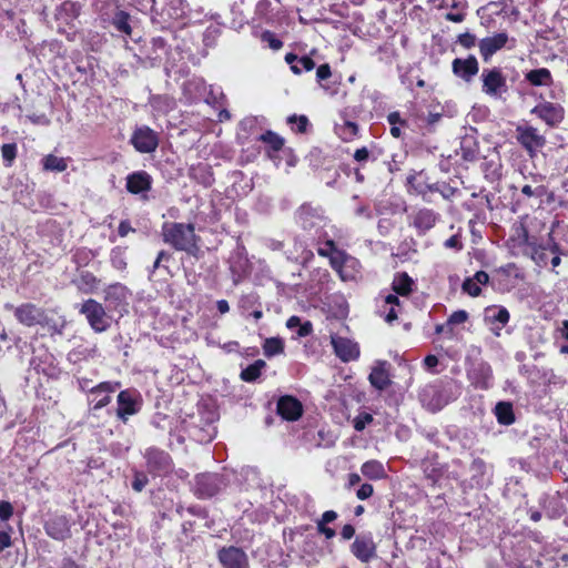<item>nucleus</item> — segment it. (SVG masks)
Instances as JSON below:
<instances>
[{
    "label": "nucleus",
    "mask_w": 568,
    "mask_h": 568,
    "mask_svg": "<svg viewBox=\"0 0 568 568\" xmlns=\"http://www.w3.org/2000/svg\"><path fill=\"white\" fill-rule=\"evenodd\" d=\"M260 39L263 43L267 44L272 50H280L283 42L272 31L265 30L261 33Z\"/></svg>",
    "instance_id": "3c124183"
},
{
    "label": "nucleus",
    "mask_w": 568,
    "mask_h": 568,
    "mask_svg": "<svg viewBox=\"0 0 568 568\" xmlns=\"http://www.w3.org/2000/svg\"><path fill=\"white\" fill-rule=\"evenodd\" d=\"M480 79L483 81L481 90L488 97L501 98L508 91L506 77L500 68L484 69Z\"/></svg>",
    "instance_id": "0eeeda50"
},
{
    "label": "nucleus",
    "mask_w": 568,
    "mask_h": 568,
    "mask_svg": "<svg viewBox=\"0 0 568 568\" xmlns=\"http://www.w3.org/2000/svg\"><path fill=\"white\" fill-rule=\"evenodd\" d=\"M6 307L13 310L14 317L22 325H49V317L45 311L33 303H23L17 307L7 305Z\"/></svg>",
    "instance_id": "423d86ee"
},
{
    "label": "nucleus",
    "mask_w": 568,
    "mask_h": 568,
    "mask_svg": "<svg viewBox=\"0 0 568 568\" xmlns=\"http://www.w3.org/2000/svg\"><path fill=\"white\" fill-rule=\"evenodd\" d=\"M374 493V488L371 484H363L359 486V488L356 491V497L361 500L368 499Z\"/></svg>",
    "instance_id": "774afa93"
},
{
    "label": "nucleus",
    "mask_w": 568,
    "mask_h": 568,
    "mask_svg": "<svg viewBox=\"0 0 568 568\" xmlns=\"http://www.w3.org/2000/svg\"><path fill=\"white\" fill-rule=\"evenodd\" d=\"M143 456L149 474L163 476L171 473L173 463L171 456L165 450L158 447H149L145 449Z\"/></svg>",
    "instance_id": "6e6552de"
},
{
    "label": "nucleus",
    "mask_w": 568,
    "mask_h": 568,
    "mask_svg": "<svg viewBox=\"0 0 568 568\" xmlns=\"http://www.w3.org/2000/svg\"><path fill=\"white\" fill-rule=\"evenodd\" d=\"M125 189L129 193L139 195L141 200H149V191L152 187V176L146 171H135L126 176Z\"/></svg>",
    "instance_id": "f3484780"
},
{
    "label": "nucleus",
    "mask_w": 568,
    "mask_h": 568,
    "mask_svg": "<svg viewBox=\"0 0 568 568\" xmlns=\"http://www.w3.org/2000/svg\"><path fill=\"white\" fill-rule=\"evenodd\" d=\"M378 313L387 323H393L398 316L396 306H387L386 308L382 306V308L378 310Z\"/></svg>",
    "instance_id": "69168bd1"
},
{
    "label": "nucleus",
    "mask_w": 568,
    "mask_h": 568,
    "mask_svg": "<svg viewBox=\"0 0 568 568\" xmlns=\"http://www.w3.org/2000/svg\"><path fill=\"white\" fill-rule=\"evenodd\" d=\"M263 352L266 357H272L284 352V343L278 337L266 338L263 344Z\"/></svg>",
    "instance_id": "a18cd8bd"
},
{
    "label": "nucleus",
    "mask_w": 568,
    "mask_h": 568,
    "mask_svg": "<svg viewBox=\"0 0 568 568\" xmlns=\"http://www.w3.org/2000/svg\"><path fill=\"white\" fill-rule=\"evenodd\" d=\"M81 6L78 2L64 1L57 10V19L62 20L64 23H70L79 17Z\"/></svg>",
    "instance_id": "f704fd0d"
},
{
    "label": "nucleus",
    "mask_w": 568,
    "mask_h": 568,
    "mask_svg": "<svg viewBox=\"0 0 568 568\" xmlns=\"http://www.w3.org/2000/svg\"><path fill=\"white\" fill-rule=\"evenodd\" d=\"M453 73L464 80L470 82L479 71V64L475 55L470 54L467 58H456L452 62Z\"/></svg>",
    "instance_id": "4be33fe9"
},
{
    "label": "nucleus",
    "mask_w": 568,
    "mask_h": 568,
    "mask_svg": "<svg viewBox=\"0 0 568 568\" xmlns=\"http://www.w3.org/2000/svg\"><path fill=\"white\" fill-rule=\"evenodd\" d=\"M234 474L224 469L222 473H203L194 478V494L199 498H211L223 491Z\"/></svg>",
    "instance_id": "f03ea898"
},
{
    "label": "nucleus",
    "mask_w": 568,
    "mask_h": 568,
    "mask_svg": "<svg viewBox=\"0 0 568 568\" xmlns=\"http://www.w3.org/2000/svg\"><path fill=\"white\" fill-rule=\"evenodd\" d=\"M413 285L414 281L407 273H397L392 283L393 290L402 296H407L412 292Z\"/></svg>",
    "instance_id": "58836bf2"
},
{
    "label": "nucleus",
    "mask_w": 568,
    "mask_h": 568,
    "mask_svg": "<svg viewBox=\"0 0 568 568\" xmlns=\"http://www.w3.org/2000/svg\"><path fill=\"white\" fill-rule=\"evenodd\" d=\"M13 515V507L11 503L7 500L0 501V521L9 520Z\"/></svg>",
    "instance_id": "0e129e2a"
},
{
    "label": "nucleus",
    "mask_w": 568,
    "mask_h": 568,
    "mask_svg": "<svg viewBox=\"0 0 568 568\" xmlns=\"http://www.w3.org/2000/svg\"><path fill=\"white\" fill-rule=\"evenodd\" d=\"M272 10V2L270 0H260L255 7V14L261 19H265L268 17V13Z\"/></svg>",
    "instance_id": "052dcab7"
},
{
    "label": "nucleus",
    "mask_w": 568,
    "mask_h": 568,
    "mask_svg": "<svg viewBox=\"0 0 568 568\" xmlns=\"http://www.w3.org/2000/svg\"><path fill=\"white\" fill-rule=\"evenodd\" d=\"M351 552L362 562H369L376 558V544L372 534H358L351 545Z\"/></svg>",
    "instance_id": "dca6fc26"
},
{
    "label": "nucleus",
    "mask_w": 568,
    "mask_h": 568,
    "mask_svg": "<svg viewBox=\"0 0 568 568\" xmlns=\"http://www.w3.org/2000/svg\"><path fill=\"white\" fill-rule=\"evenodd\" d=\"M111 264L114 268L123 271L126 268L125 251L121 247H114L110 255Z\"/></svg>",
    "instance_id": "de8ad7c7"
},
{
    "label": "nucleus",
    "mask_w": 568,
    "mask_h": 568,
    "mask_svg": "<svg viewBox=\"0 0 568 568\" xmlns=\"http://www.w3.org/2000/svg\"><path fill=\"white\" fill-rule=\"evenodd\" d=\"M95 333H103L111 327L113 317L105 306L93 298L84 301L79 310Z\"/></svg>",
    "instance_id": "7ed1b4c3"
},
{
    "label": "nucleus",
    "mask_w": 568,
    "mask_h": 568,
    "mask_svg": "<svg viewBox=\"0 0 568 568\" xmlns=\"http://www.w3.org/2000/svg\"><path fill=\"white\" fill-rule=\"evenodd\" d=\"M378 215L396 214L399 210V205L393 204L389 201H381L375 205Z\"/></svg>",
    "instance_id": "5fc2aeb1"
},
{
    "label": "nucleus",
    "mask_w": 568,
    "mask_h": 568,
    "mask_svg": "<svg viewBox=\"0 0 568 568\" xmlns=\"http://www.w3.org/2000/svg\"><path fill=\"white\" fill-rule=\"evenodd\" d=\"M217 558L223 568H250L247 555L239 547H222Z\"/></svg>",
    "instance_id": "6ab92c4d"
},
{
    "label": "nucleus",
    "mask_w": 568,
    "mask_h": 568,
    "mask_svg": "<svg viewBox=\"0 0 568 568\" xmlns=\"http://www.w3.org/2000/svg\"><path fill=\"white\" fill-rule=\"evenodd\" d=\"M509 318L508 310L501 305H490L484 310V323L497 337L500 336V332L508 324Z\"/></svg>",
    "instance_id": "a211bd4d"
},
{
    "label": "nucleus",
    "mask_w": 568,
    "mask_h": 568,
    "mask_svg": "<svg viewBox=\"0 0 568 568\" xmlns=\"http://www.w3.org/2000/svg\"><path fill=\"white\" fill-rule=\"evenodd\" d=\"M43 527L45 534L54 540L63 541L71 537V520L65 515L49 516Z\"/></svg>",
    "instance_id": "2eb2a0df"
},
{
    "label": "nucleus",
    "mask_w": 568,
    "mask_h": 568,
    "mask_svg": "<svg viewBox=\"0 0 568 568\" xmlns=\"http://www.w3.org/2000/svg\"><path fill=\"white\" fill-rule=\"evenodd\" d=\"M331 264L345 282L354 281L358 275V261L342 252L331 258Z\"/></svg>",
    "instance_id": "aec40b11"
},
{
    "label": "nucleus",
    "mask_w": 568,
    "mask_h": 568,
    "mask_svg": "<svg viewBox=\"0 0 568 568\" xmlns=\"http://www.w3.org/2000/svg\"><path fill=\"white\" fill-rule=\"evenodd\" d=\"M462 288L465 293L473 297L479 296L481 293L480 286L476 281H474L473 277H467L462 285Z\"/></svg>",
    "instance_id": "4d7b16f0"
},
{
    "label": "nucleus",
    "mask_w": 568,
    "mask_h": 568,
    "mask_svg": "<svg viewBox=\"0 0 568 568\" xmlns=\"http://www.w3.org/2000/svg\"><path fill=\"white\" fill-rule=\"evenodd\" d=\"M44 327H48L49 332L53 334H63V329L65 327V321L61 318L60 321H54L52 318H49V325H43Z\"/></svg>",
    "instance_id": "e2e57ef3"
},
{
    "label": "nucleus",
    "mask_w": 568,
    "mask_h": 568,
    "mask_svg": "<svg viewBox=\"0 0 568 568\" xmlns=\"http://www.w3.org/2000/svg\"><path fill=\"white\" fill-rule=\"evenodd\" d=\"M1 155L6 166H11L17 158V144L6 143L1 146Z\"/></svg>",
    "instance_id": "603ef678"
},
{
    "label": "nucleus",
    "mask_w": 568,
    "mask_h": 568,
    "mask_svg": "<svg viewBox=\"0 0 568 568\" xmlns=\"http://www.w3.org/2000/svg\"><path fill=\"white\" fill-rule=\"evenodd\" d=\"M116 416L123 423H126L130 416L138 414L142 406V398L135 389H124L118 395Z\"/></svg>",
    "instance_id": "9b49d317"
},
{
    "label": "nucleus",
    "mask_w": 568,
    "mask_h": 568,
    "mask_svg": "<svg viewBox=\"0 0 568 568\" xmlns=\"http://www.w3.org/2000/svg\"><path fill=\"white\" fill-rule=\"evenodd\" d=\"M288 123L293 124L296 123L297 128L296 131L300 133H304L308 125V119L305 115H291L288 118Z\"/></svg>",
    "instance_id": "680f3d73"
},
{
    "label": "nucleus",
    "mask_w": 568,
    "mask_h": 568,
    "mask_svg": "<svg viewBox=\"0 0 568 568\" xmlns=\"http://www.w3.org/2000/svg\"><path fill=\"white\" fill-rule=\"evenodd\" d=\"M131 292L125 285L121 283L111 284L104 290L105 307L111 313L118 312L122 315L123 312H126Z\"/></svg>",
    "instance_id": "9d476101"
},
{
    "label": "nucleus",
    "mask_w": 568,
    "mask_h": 568,
    "mask_svg": "<svg viewBox=\"0 0 568 568\" xmlns=\"http://www.w3.org/2000/svg\"><path fill=\"white\" fill-rule=\"evenodd\" d=\"M303 412L302 404L292 396H283L277 403V413L284 419L296 420Z\"/></svg>",
    "instance_id": "393cba45"
},
{
    "label": "nucleus",
    "mask_w": 568,
    "mask_h": 568,
    "mask_svg": "<svg viewBox=\"0 0 568 568\" xmlns=\"http://www.w3.org/2000/svg\"><path fill=\"white\" fill-rule=\"evenodd\" d=\"M373 422V416L369 413H361L353 420V426L357 432H363L365 427Z\"/></svg>",
    "instance_id": "13d9d810"
},
{
    "label": "nucleus",
    "mask_w": 568,
    "mask_h": 568,
    "mask_svg": "<svg viewBox=\"0 0 568 568\" xmlns=\"http://www.w3.org/2000/svg\"><path fill=\"white\" fill-rule=\"evenodd\" d=\"M335 132L343 141H351L357 135L358 125L356 122L343 120L335 124Z\"/></svg>",
    "instance_id": "ea45409f"
},
{
    "label": "nucleus",
    "mask_w": 568,
    "mask_h": 568,
    "mask_svg": "<svg viewBox=\"0 0 568 568\" xmlns=\"http://www.w3.org/2000/svg\"><path fill=\"white\" fill-rule=\"evenodd\" d=\"M186 9L185 0H168L164 11L170 18L179 20L186 16Z\"/></svg>",
    "instance_id": "a19ab883"
},
{
    "label": "nucleus",
    "mask_w": 568,
    "mask_h": 568,
    "mask_svg": "<svg viewBox=\"0 0 568 568\" xmlns=\"http://www.w3.org/2000/svg\"><path fill=\"white\" fill-rule=\"evenodd\" d=\"M150 105L160 113H169L175 108V101L166 94H156L150 98Z\"/></svg>",
    "instance_id": "e433bc0d"
},
{
    "label": "nucleus",
    "mask_w": 568,
    "mask_h": 568,
    "mask_svg": "<svg viewBox=\"0 0 568 568\" xmlns=\"http://www.w3.org/2000/svg\"><path fill=\"white\" fill-rule=\"evenodd\" d=\"M525 79L534 87H550L554 82L547 68L530 70L525 74Z\"/></svg>",
    "instance_id": "2f4dec72"
},
{
    "label": "nucleus",
    "mask_w": 568,
    "mask_h": 568,
    "mask_svg": "<svg viewBox=\"0 0 568 568\" xmlns=\"http://www.w3.org/2000/svg\"><path fill=\"white\" fill-rule=\"evenodd\" d=\"M187 432L190 437L199 443H209L215 436V428L212 424H206L203 428L195 424H191L187 427Z\"/></svg>",
    "instance_id": "72a5a7b5"
},
{
    "label": "nucleus",
    "mask_w": 568,
    "mask_h": 568,
    "mask_svg": "<svg viewBox=\"0 0 568 568\" xmlns=\"http://www.w3.org/2000/svg\"><path fill=\"white\" fill-rule=\"evenodd\" d=\"M457 155L466 162H475L479 156V143L474 134H466L460 140L459 150L456 151Z\"/></svg>",
    "instance_id": "a878e982"
},
{
    "label": "nucleus",
    "mask_w": 568,
    "mask_h": 568,
    "mask_svg": "<svg viewBox=\"0 0 568 568\" xmlns=\"http://www.w3.org/2000/svg\"><path fill=\"white\" fill-rule=\"evenodd\" d=\"M43 169L53 172H63L67 170L68 164L65 159L49 154L42 160Z\"/></svg>",
    "instance_id": "37998d69"
},
{
    "label": "nucleus",
    "mask_w": 568,
    "mask_h": 568,
    "mask_svg": "<svg viewBox=\"0 0 568 568\" xmlns=\"http://www.w3.org/2000/svg\"><path fill=\"white\" fill-rule=\"evenodd\" d=\"M296 221L305 231L312 233L314 239H322L326 217L320 206L301 205L296 212Z\"/></svg>",
    "instance_id": "20e7f679"
},
{
    "label": "nucleus",
    "mask_w": 568,
    "mask_h": 568,
    "mask_svg": "<svg viewBox=\"0 0 568 568\" xmlns=\"http://www.w3.org/2000/svg\"><path fill=\"white\" fill-rule=\"evenodd\" d=\"M163 241L176 251H184L195 255L199 251L195 229L192 223L165 222L162 225Z\"/></svg>",
    "instance_id": "f257e3e1"
},
{
    "label": "nucleus",
    "mask_w": 568,
    "mask_h": 568,
    "mask_svg": "<svg viewBox=\"0 0 568 568\" xmlns=\"http://www.w3.org/2000/svg\"><path fill=\"white\" fill-rule=\"evenodd\" d=\"M221 34V28L217 26H209L203 33V42L205 47H213Z\"/></svg>",
    "instance_id": "864d4df0"
},
{
    "label": "nucleus",
    "mask_w": 568,
    "mask_h": 568,
    "mask_svg": "<svg viewBox=\"0 0 568 568\" xmlns=\"http://www.w3.org/2000/svg\"><path fill=\"white\" fill-rule=\"evenodd\" d=\"M458 43L466 49H470L476 44V37L469 32L463 33L458 37Z\"/></svg>",
    "instance_id": "338daca9"
},
{
    "label": "nucleus",
    "mask_w": 568,
    "mask_h": 568,
    "mask_svg": "<svg viewBox=\"0 0 568 568\" xmlns=\"http://www.w3.org/2000/svg\"><path fill=\"white\" fill-rule=\"evenodd\" d=\"M331 343L335 355L342 362L347 363L359 357V347L356 342L338 335H332Z\"/></svg>",
    "instance_id": "412c9836"
},
{
    "label": "nucleus",
    "mask_w": 568,
    "mask_h": 568,
    "mask_svg": "<svg viewBox=\"0 0 568 568\" xmlns=\"http://www.w3.org/2000/svg\"><path fill=\"white\" fill-rule=\"evenodd\" d=\"M471 384L478 389H488L493 385V369L486 362H480L468 373Z\"/></svg>",
    "instance_id": "b1692460"
},
{
    "label": "nucleus",
    "mask_w": 568,
    "mask_h": 568,
    "mask_svg": "<svg viewBox=\"0 0 568 568\" xmlns=\"http://www.w3.org/2000/svg\"><path fill=\"white\" fill-rule=\"evenodd\" d=\"M93 9L102 23L106 24L112 16L119 10V4L116 0H94Z\"/></svg>",
    "instance_id": "c85d7f7f"
},
{
    "label": "nucleus",
    "mask_w": 568,
    "mask_h": 568,
    "mask_svg": "<svg viewBox=\"0 0 568 568\" xmlns=\"http://www.w3.org/2000/svg\"><path fill=\"white\" fill-rule=\"evenodd\" d=\"M149 483V478L146 476V474H144L143 471H139V470H135L134 471V477H133V480H132V488L140 493L142 491L145 486L148 485Z\"/></svg>",
    "instance_id": "bf43d9fd"
},
{
    "label": "nucleus",
    "mask_w": 568,
    "mask_h": 568,
    "mask_svg": "<svg viewBox=\"0 0 568 568\" xmlns=\"http://www.w3.org/2000/svg\"><path fill=\"white\" fill-rule=\"evenodd\" d=\"M531 113L545 121L549 126L558 125L564 119V108L557 103L542 102L537 104Z\"/></svg>",
    "instance_id": "5701e85b"
},
{
    "label": "nucleus",
    "mask_w": 568,
    "mask_h": 568,
    "mask_svg": "<svg viewBox=\"0 0 568 568\" xmlns=\"http://www.w3.org/2000/svg\"><path fill=\"white\" fill-rule=\"evenodd\" d=\"M266 366L263 359H257L253 364L248 365L241 372V379L247 383L255 382L262 373V369Z\"/></svg>",
    "instance_id": "79ce46f5"
},
{
    "label": "nucleus",
    "mask_w": 568,
    "mask_h": 568,
    "mask_svg": "<svg viewBox=\"0 0 568 568\" xmlns=\"http://www.w3.org/2000/svg\"><path fill=\"white\" fill-rule=\"evenodd\" d=\"M469 470L471 473V481L478 486L484 487L490 481V467L486 462L479 457L474 458Z\"/></svg>",
    "instance_id": "bb28decb"
},
{
    "label": "nucleus",
    "mask_w": 568,
    "mask_h": 568,
    "mask_svg": "<svg viewBox=\"0 0 568 568\" xmlns=\"http://www.w3.org/2000/svg\"><path fill=\"white\" fill-rule=\"evenodd\" d=\"M130 142L138 152L152 153L159 146V134L148 125L136 126Z\"/></svg>",
    "instance_id": "ddd939ff"
},
{
    "label": "nucleus",
    "mask_w": 568,
    "mask_h": 568,
    "mask_svg": "<svg viewBox=\"0 0 568 568\" xmlns=\"http://www.w3.org/2000/svg\"><path fill=\"white\" fill-rule=\"evenodd\" d=\"M385 366L386 362L378 363L368 376L372 386L378 390H384L390 384L389 375Z\"/></svg>",
    "instance_id": "7c9ffc66"
},
{
    "label": "nucleus",
    "mask_w": 568,
    "mask_h": 568,
    "mask_svg": "<svg viewBox=\"0 0 568 568\" xmlns=\"http://www.w3.org/2000/svg\"><path fill=\"white\" fill-rule=\"evenodd\" d=\"M483 171L485 173V178L490 182L497 181L501 176L500 165L494 161L483 163Z\"/></svg>",
    "instance_id": "09e8293b"
},
{
    "label": "nucleus",
    "mask_w": 568,
    "mask_h": 568,
    "mask_svg": "<svg viewBox=\"0 0 568 568\" xmlns=\"http://www.w3.org/2000/svg\"><path fill=\"white\" fill-rule=\"evenodd\" d=\"M423 471L425 478L429 480L433 486L436 485L442 477L440 468L430 462H423Z\"/></svg>",
    "instance_id": "49530a36"
},
{
    "label": "nucleus",
    "mask_w": 568,
    "mask_h": 568,
    "mask_svg": "<svg viewBox=\"0 0 568 568\" xmlns=\"http://www.w3.org/2000/svg\"><path fill=\"white\" fill-rule=\"evenodd\" d=\"M515 133L517 142L530 159H534L547 143L545 135L540 134L537 128L528 124L517 125Z\"/></svg>",
    "instance_id": "39448f33"
},
{
    "label": "nucleus",
    "mask_w": 568,
    "mask_h": 568,
    "mask_svg": "<svg viewBox=\"0 0 568 568\" xmlns=\"http://www.w3.org/2000/svg\"><path fill=\"white\" fill-rule=\"evenodd\" d=\"M415 192L422 195L424 199L428 192H438L443 195L444 199H449L454 194L455 189L446 183L428 184L427 182H418L415 187Z\"/></svg>",
    "instance_id": "c756f323"
},
{
    "label": "nucleus",
    "mask_w": 568,
    "mask_h": 568,
    "mask_svg": "<svg viewBox=\"0 0 568 568\" xmlns=\"http://www.w3.org/2000/svg\"><path fill=\"white\" fill-rule=\"evenodd\" d=\"M120 387L118 382H102L88 389V403L92 410L105 407L111 402V394Z\"/></svg>",
    "instance_id": "4468645a"
},
{
    "label": "nucleus",
    "mask_w": 568,
    "mask_h": 568,
    "mask_svg": "<svg viewBox=\"0 0 568 568\" xmlns=\"http://www.w3.org/2000/svg\"><path fill=\"white\" fill-rule=\"evenodd\" d=\"M106 24L113 26L116 31L125 36H131L132 33L131 16L124 10L119 9Z\"/></svg>",
    "instance_id": "473e14b6"
},
{
    "label": "nucleus",
    "mask_w": 568,
    "mask_h": 568,
    "mask_svg": "<svg viewBox=\"0 0 568 568\" xmlns=\"http://www.w3.org/2000/svg\"><path fill=\"white\" fill-rule=\"evenodd\" d=\"M440 220V214L433 209L422 207L408 216V225L416 230L419 236L429 232Z\"/></svg>",
    "instance_id": "f8f14e48"
},
{
    "label": "nucleus",
    "mask_w": 568,
    "mask_h": 568,
    "mask_svg": "<svg viewBox=\"0 0 568 568\" xmlns=\"http://www.w3.org/2000/svg\"><path fill=\"white\" fill-rule=\"evenodd\" d=\"M168 42L162 37H155L151 40V50L152 52L148 54L146 60L150 62L151 67H155L159 64L161 57L160 52H166Z\"/></svg>",
    "instance_id": "4c0bfd02"
},
{
    "label": "nucleus",
    "mask_w": 568,
    "mask_h": 568,
    "mask_svg": "<svg viewBox=\"0 0 568 568\" xmlns=\"http://www.w3.org/2000/svg\"><path fill=\"white\" fill-rule=\"evenodd\" d=\"M332 77L331 67L327 63L321 64L316 70V81L320 83V85L328 91L331 90V87L326 84V81Z\"/></svg>",
    "instance_id": "8fccbe9b"
},
{
    "label": "nucleus",
    "mask_w": 568,
    "mask_h": 568,
    "mask_svg": "<svg viewBox=\"0 0 568 568\" xmlns=\"http://www.w3.org/2000/svg\"><path fill=\"white\" fill-rule=\"evenodd\" d=\"M516 45L517 40L515 38H509L506 32H499L491 37H486L478 43L480 55L485 62H488L491 57L503 48L513 50Z\"/></svg>",
    "instance_id": "1a4fd4ad"
},
{
    "label": "nucleus",
    "mask_w": 568,
    "mask_h": 568,
    "mask_svg": "<svg viewBox=\"0 0 568 568\" xmlns=\"http://www.w3.org/2000/svg\"><path fill=\"white\" fill-rule=\"evenodd\" d=\"M493 413L498 422V424L504 426H510L515 423V412H514V405L511 402L501 400L498 402Z\"/></svg>",
    "instance_id": "cd10ccee"
},
{
    "label": "nucleus",
    "mask_w": 568,
    "mask_h": 568,
    "mask_svg": "<svg viewBox=\"0 0 568 568\" xmlns=\"http://www.w3.org/2000/svg\"><path fill=\"white\" fill-rule=\"evenodd\" d=\"M361 471L363 476L371 480L383 479L386 477L384 465L375 459L365 462L361 467Z\"/></svg>",
    "instance_id": "c9c22d12"
},
{
    "label": "nucleus",
    "mask_w": 568,
    "mask_h": 568,
    "mask_svg": "<svg viewBox=\"0 0 568 568\" xmlns=\"http://www.w3.org/2000/svg\"><path fill=\"white\" fill-rule=\"evenodd\" d=\"M469 315L464 310L453 312L446 321V325L452 328L454 325L464 324L468 320Z\"/></svg>",
    "instance_id": "6e6d98bb"
},
{
    "label": "nucleus",
    "mask_w": 568,
    "mask_h": 568,
    "mask_svg": "<svg viewBox=\"0 0 568 568\" xmlns=\"http://www.w3.org/2000/svg\"><path fill=\"white\" fill-rule=\"evenodd\" d=\"M257 140L267 144L275 152L280 151L284 145V139L271 130L261 134Z\"/></svg>",
    "instance_id": "c03bdc74"
}]
</instances>
